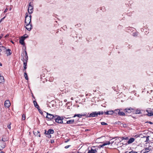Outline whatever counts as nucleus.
I'll return each mask as SVG.
<instances>
[{
  "label": "nucleus",
  "instance_id": "nucleus-1",
  "mask_svg": "<svg viewBox=\"0 0 153 153\" xmlns=\"http://www.w3.org/2000/svg\"><path fill=\"white\" fill-rule=\"evenodd\" d=\"M25 58H24V57H23V58L22 59V60L23 62L24 68L25 69H26L27 68V62L28 60V56L26 51H25Z\"/></svg>",
  "mask_w": 153,
  "mask_h": 153
},
{
  "label": "nucleus",
  "instance_id": "nucleus-2",
  "mask_svg": "<svg viewBox=\"0 0 153 153\" xmlns=\"http://www.w3.org/2000/svg\"><path fill=\"white\" fill-rule=\"evenodd\" d=\"M25 24H30L31 22V15L30 14L28 15L27 13H25Z\"/></svg>",
  "mask_w": 153,
  "mask_h": 153
},
{
  "label": "nucleus",
  "instance_id": "nucleus-3",
  "mask_svg": "<svg viewBox=\"0 0 153 153\" xmlns=\"http://www.w3.org/2000/svg\"><path fill=\"white\" fill-rule=\"evenodd\" d=\"M47 116L46 118L48 120H51L54 119V118L56 117V115H53L52 114L47 113Z\"/></svg>",
  "mask_w": 153,
  "mask_h": 153
},
{
  "label": "nucleus",
  "instance_id": "nucleus-4",
  "mask_svg": "<svg viewBox=\"0 0 153 153\" xmlns=\"http://www.w3.org/2000/svg\"><path fill=\"white\" fill-rule=\"evenodd\" d=\"M33 11V7L32 6V3L30 2L28 8V11L29 14L32 13Z\"/></svg>",
  "mask_w": 153,
  "mask_h": 153
},
{
  "label": "nucleus",
  "instance_id": "nucleus-5",
  "mask_svg": "<svg viewBox=\"0 0 153 153\" xmlns=\"http://www.w3.org/2000/svg\"><path fill=\"white\" fill-rule=\"evenodd\" d=\"M55 122L59 123H63V118H61L60 117L56 115V117L54 118Z\"/></svg>",
  "mask_w": 153,
  "mask_h": 153
},
{
  "label": "nucleus",
  "instance_id": "nucleus-6",
  "mask_svg": "<svg viewBox=\"0 0 153 153\" xmlns=\"http://www.w3.org/2000/svg\"><path fill=\"white\" fill-rule=\"evenodd\" d=\"M134 110V108L131 107H129L126 108L124 111L126 113H130L132 112H133Z\"/></svg>",
  "mask_w": 153,
  "mask_h": 153
},
{
  "label": "nucleus",
  "instance_id": "nucleus-7",
  "mask_svg": "<svg viewBox=\"0 0 153 153\" xmlns=\"http://www.w3.org/2000/svg\"><path fill=\"white\" fill-rule=\"evenodd\" d=\"M97 112L94 111L92 113H91L89 116L88 115L87 117H97Z\"/></svg>",
  "mask_w": 153,
  "mask_h": 153
},
{
  "label": "nucleus",
  "instance_id": "nucleus-8",
  "mask_svg": "<svg viewBox=\"0 0 153 153\" xmlns=\"http://www.w3.org/2000/svg\"><path fill=\"white\" fill-rule=\"evenodd\" d=\"M5 146V143L4 142L0 140V150L3 149Z\"/></svg>",
  "mask_w": 153,
  "mask_h": 153
},
{
  "label": "nucleus",
  "instance_id": "nucleus-9",
  "mask_svg": "<svg viewBox=\"0 0 153 153\" xmlns=\"http://www.w3.org/2000/svg\"><path fill=\"white\" fill-rule=\"evenodd\" d=\"M11 103L9 100H7L4 102V106L6 107L9 108L10 107Z\"/></svg>",
  "mask_w": 153,
  "mask_h": 153
},
{
  "label": "nucleus",
  "instance_id": "nucleus-10",
  "mask_svg": "<svg viewBox=\"0 0 153 153\" xmlns=\"http://www.w3.org/2000/svg\"><path fill=\"white\" fill-rule=\"evenodd\" d=\"M25 27L28 30H30L32 29V25L30 24H25Z\"/></svg>",
  "mask_w": 153,
  "mask_h": 153
},
{
  "label": "nucleus",
  "instance_id": "nucleus-11",
  "mask_svg": "<svg viewBox=\"0 0 153 153\" xmlns=\"http://www.w3.org/2000/svg\"><path fill=\"white\" fill-rule=\"evenodd\" d=\"M104 113L105 115H112L114 114V112L113 111H105Z\"/></svg>",
  "mask_w": 153,
  "mask_h": 153
},
{
  "label": "nucleus",
  "instance_id": "nucleus-12",
  "mask_svg": "<svg viewBox=\"0 0 153 153\" xmlns=\"http://www.w3.org/2000/svg\"><path fill=\"white\" fill-rule=\"evenodd\" d=\"M25 40V38L23 36H22L19 40V43L22 45H25V43L24 41Z\"/></svg>",
  "mask_w": 153,
  "mask_h": 153
},
{
  "label": "nucleus",
  "instance_id": "nucleus-13",
  "mask_svg": "<svg viewBox=\"0 0 153 153\" xmlns=\"http://www.w3.org/2000/svg\"><path fill=\"white\" fill-rule=\"evenodd\" d=\"M2 140V141L4 142L8 140V137L6 135H3L2 136V140Z\"/></svg>",
  "mask_w": 153,
  "mask_h": 153
},
{
  "label": "nucleus",
  "instance_id": "nucleus-14",
  "mask_svg": "<svg viewBox=\"0 0 153 153\" xmlns=\"http://www.w3.org/2000/svg\"><path fill=\"white\" fill-rule=\"evenodd\" d=\"M135 139L134 138H131L127 142L128 144H131L134 141Z\"/></svg>",
  "mask_w": 153,
  "mask_h": 153
},
{
  "label": "nucleus",
  "instance_id": "nucleus-15",
  "mask_svg": "<svg viewBox=\"0 0 153 153\" xmlns=\"http://www.w3.org/2000/svg\"><path fill=\"white\" fill-rule=\"evenodd\" d=\"M146 111L147 112V115L149 116H152V110H151L150 109H149L146 110Z\"/></svg>",
  "mask_w": 153,
  "mask_h": 153
},
{
  "label": "nucleus",
  "instance_id": "nucleus-16",
  "mask_svg": "<svg viewBox=\"0 0 153 153\" xmlns=\"http://www.w3.org/2000/svg\"><path fill=\"white\" fill-rule=\"evenodd\" d=\"M6 53L7 56L10 55L12 54V52L10 49H6Z\"/></svg>",
  "mask_w": 153,
  "mask_h": 153
},
{
  "label": "nucleus",
  "instance_id": "nucleus-17",
  "mask_svg": "<svg viewBox=\"0 0 153 153\" xmlns=\"http://www.w3.org/2000/svg\"><path fill=\"white\" fill-rule=\"evenodd\" d=\"M150 150V149L149 148V147L146 148L143 150V153H146L149 152Z\"/></svg>",
  "mask_w": 153,
  "mask_h": 153
},
{
  "label": "nucleus",
  "instance_id": "nucleus-18",
  "mask_svg": "<svg viewBox=\"0 0 153 153\" xmlns=\"http://www.w3.org/2000/svg\"><path fill=\"white\" fill-rule=\"evenodd\" d=\"M86 115V114H75L73 117H75L76 116L78 117L79 118L82 117V116H85Z\"/></svg>",
  "mask_w": 153,
  "mask_h": 153
},
{
  "label": "nucleus",
  "instance_id": "nucleus-19",
  "mask_svg": "<svg viewBox=\"0 0 153 153\" xmlns=\"http://www.w3.org/2000/svg\"><path fill=\"white\" fill-rule=\"evenodd\" d=\"M33 103L34 105L35 106V107L36 108L38 109L39 108V106L38 104H37L36 101L35 100H34L33 101Z\"/></svg>",
  "mask_w": 153,
  "mask_h": 153
},
{
  "label": "nucleus",
  "instance_id": "nucleus-20",
  "mask_svg": "<svg viewBox=\"0 0 153 153\" xmlns=\"http://www.w3.org/2000/svg\"><path fill=\"white\" fill-rule=\"evenodd\" d=\"M4 82V77L2 76H1V74H0V83H2Z\"/></svg>",
  "mask_w": 153,
  "mask_h": 153
},
{
  "label": "nucleus",
  "instance_id": "nucleus-21",
  "mask_svg": "<svg viewBox=\"0 0 153 153\" xmlns=\"http://www.w3.org/2000/svg\"><path fill=\"white\" fill-rule=\"evenodd\" d=\"M133 113L136 114H141V112L140 110H137L136 111H134V110L133 111Z\"/></svg>",
  "mask_w": 153,
  "mask_h": 153
},
{
  "label": "nucleus",
  "instance_id": "nucleus-22",
  "mask_svg": "<svg viewBox=\"0 0 153 153\" xmlns=\"http://www.w3.org/2000/svg\"><path fill=\"white\" fill-rule=\"evenodd\" d=\"M96 152L95 149H91V150H89L88 152V153H95Z\"/></svg>",
  "mask_w": 153,
  "mask_h": 153
},
{
  "label": "nucleus",
  "instance_id": "nucleus-23",
  "mask_svg": "<svg viewBox=\"0 0 153 153\" xmlns=\"http://www.w3.org/2000/svg\"><path fill=\"white\" fill-rule=\"evenodd\" d=\"M120 110L119 109H116L114 111V114H118L119 115Z\"/></svg>",
  "mask_w": 153,
  "mask_h": 153
},
{
  "label": "nucleus",
  "instance_id": "nucleus-24",
  "mask_svg": "<svg viewBox=\"0 0 153 153\" xmlns=\"http://www.w3.org/2000/svg\"><path fill=\"white\" fill-rule=\"evenodd\" d=\"M54 133L53 130L52 129H49L48 130V133L49 134H53Z\"/></svg>",
  "mask_w": 153,
  "mask_h": 153
},
{
  "label": "nucleus",
  "instance_id": "nucleus-25",
  "mask_svg": "<svg viewBox=\"0 0 153 153\" xmlns=\"http://www.w3.org/2000/svg\"><path fill=\"white\" fill-rule=\"evenodd\" d=\"M74 120H68L67 121L66 123L68 124H71L74 123Z\"/></svg>",
  "mask_w": 153,
  "mask_h": 153
},
{
  "label": "nucleus",
  "instance_id": "nucleus-26",
  "mask_svg": "<svg viewBox=\"0 0 153 153\" xmlns=\"http://www.w3.org/2000/svg\"><path fill=\"white\" fill-rule=\"evenodd\" d=\"M120 138H121V139L122 140H127L128 139V137H125V136L120 137Z\"/></svg>",
  "mask_w": 153,
  "mask_h": 153
},
{
  "label": "nucleus",
  "instance_id": "nucleus-27",
  "mask_svg": "<svg viewBox=\"0 0 153 153\" xmlns=\"http://www.w3.org/2000/svg\"><path fill=\"white\" fill-rule=\"evenodd\" d=\"M111 143L109 141V142H107L106 143H104L102 145V146H105L107 145H109Z\"/></svg>",
  "mask_w": 153,
  "mask_h": 153
},
{
  "label": "nucleus",
  "instance_id": "nucleus-28",
  "mask_svg": "<svg viewBox=\"0 0 153 153\" xmlns=\"http://www.w3.org/2000/svg\"><path fill=\"white\" fill-rule=\"evenodd\" d=\"M119 115L121 116H125L126 115V114L123 112L122 111V112H120Z\"/></svg>",
  "mask_w": 153,
  "mask_h": 153
},
{
  "label": "nucleus",
  "instance_id": "nucleus-29",
  "mask_svg": "<svg viewBox=\"0 0 153 153\" xmlns=\"http://www.w3.org/2000/svg\"><path fill=\"white\" fill-rule=\"evenodd\" d=\"M24 76L26 80L28 79V76L27 73H25L24 74Z\"/></svg>",
  "mask_w": 153,
  "mask_h": 153
},
{
  "label": "nucleus",
  "instance_id": "nucleus-30",
  "mask_svg": "<svg viewBox=\"0 0 153 153\" xmlns=\"http://www.w3.org/2000/svg\"><path fill=\"white\" fill-rule=\"evenodd\" d=\"M104 113V112L103 111H100L97 112V115H100L101 114H103Z\"/></svg>",
  "mask_w": 153,
  "mask_h": 153
},
{
  "label": "nucleus",
  "instance_id": "nucleus-31",
  "mask_svg": "<svg viewBox=\"0 0 153 153\" xmlns=\"http://www.w3.org/2000/svg\"><path fill=\"white\" fill-rule=\"evenodd\" d=\"M11 123H9L7 125V128L9 129L10 130L11 129Z\"/></svg>",
  "mask_w": 153,
  "mask_h": 153
},
{
  "label": "nucleus",
  "instance_id": "nucleus-32",
  "mask_svg": "<svg viewBox=\"0 0 153 153\" xmlns=\"http://www.w3.org/2000/svg\"><path fill=\"white\" fill-rule=\"evenodd\" d=\"M25 114H23L22 116V120H25Z\"/></svg>",
  "mask_w": 153,
  "mask_h": 153
},
{
  "label": "nucleus",
  "instance_id": "nucleus-33",
  "mask_svg": "<svg viewBox=\"0 0 153 153\" xmlns=\"http://www.w3.org/2000/svg\"><path fill=\"white\" fill-rule=\"evenodd\" d=\"M101 124L102 125H107V124L106 123L104 122H102L101 123Z\"/></svg>",
  "mask_w": 153,
  "mask_h": 153
},
{
  "label": "nucleus",
  "instance_id": "nucleus-34",
  "mask_svg": "<svg viewBox=\"0 0 153 153\" xmlns=\"http://www.w3.org/2000/svg\"><path fill=\"white\" fill-rule=\"evenodd\" d=\"M149 136L146 137V141L148 142L149 140Z\"/></svg>",
  "mask_w": 153,
  "mask_h": 153
},
{
  "label": "nucleus",
  "instance_id": "nucleus-35",
  "mask_svg": "<svg viewBox=\"0 0 153 153\" xmlns=\"http://www.w3.org/2000/svg\"><path fill=\"white\" fill-rule=\"evenodd\" d=\"M45 134H47V135H48V134H49V133H48V131H46V130H45Z\"/></svg>",
  "mask_w": 153,
  "mask_h": 153
},
{
  "label": "nucleus",
  "instance_id": "nucleus-36",
  "mask_svg": "<svg viewBox=\"0 0 153 153\" xmlns=\"http://www.w3.org/2000/svg\"><path fill=\"white\" fill-rule=\"evenodd\" d=\"M129 153H137V152L131 151L129 152Z\"/></svg>",
  "mask_w": 153,
  "mask_h": 153
},
{
  "label": "nucleus",
  "instance_id": "nucleus-37",
  "mask_svg": "<svg viewBox=\"0 0 153 153\" xmlns=\"http://www.w3.org/2000/svg\"><path fill=\"white\" fill-rule=\"evenodd\" d=\"M71 146V145H68L65 146V149H68Z\"/></svg>",
  "mask_w": 153,
  "mask_h": 153
},
{
  "label": "nucleus",
  "instance_id": "nucleus-38",
  "mask_svg": "<svg viewBox=\"0 0 153 153\" xmlns=\"http://www.w3.org/2000/svg\"><path fill=\"white\" fill-rule=\"evenodd\" d=\"M48 136H47V137H48L49 138H50L51 137V135H50V134H48Z\"/></svg>",
  "mask_w": 153,
  "mask_h": 153
},
{
  "label": "nucleus",
  "instance_id": "nucleus-39",
  "mask_svg": "<svg viewBox=\"0 0 153 153\" xmlns=\"http://www.w3.org/2000/svg\"><path fill=\"white\" fill-rule=\"evenodd\" d=\"M54 140H51V143H53L54 142Z\"/></svg>",
  "mask_w": 153,
  "mask_h": 153
},
{
  "label": "nucleus",
  "instance_id": "nucleus-40",
  "mask_svg": "<svg viewBox=\"0 0 153 153\" xmlns=\"http://www.w3.org/2000/svg\"><path fill=\"white\" fill-rule=\"evenodd\" d=\"M9 34H7L5 36H4V37L5 38L8 37L9 36Z\"/></svg>",
  "mask_w": 153,
  "mask_h": 153
},
{
  "label": "nucleus",
  "instance_id": "nucleus-41",
  "mask_svg": "<svg viewBox=\"0 0 153 153\" xmlns=\"http://www.w3.org/2000/svg\"><path fill=\"white\" fill-rule=\"evenodd\" d=\"M7 10H8V9L7 8H6L5 9V10L4 11V13H6V12H7Z\"/></svg>",
  "mask_w": 153,
  "mask_h": 153
},
{
  "label": "nucleus",
  "instance_id": "nucleus-42",
  "mask_svg": "<svg viewBox=\"0 0 153 153\" xmlns=\"http://www.w3.org/2000/svg\"><path fill=\"white\" fill-rule=\"evenodd\" d=\"M26 69H25L24 68L23 70V72L24 73H26Z\"/></svg>",
  "mask_w": 153,
  "mask_h": 153
},
{
  "label": "nucleus",
  "instance_id": "nucleus-43",
  "mask_svg": "<svg viewBox=\"0 0 153 153\" xmlns=\"http://www.w3.org/2000/svg\"><path fill=\"white\" fill-rule=\"evenodd\" d=\"M3 34H1V36H0V39H1L2 38V37L3 36Z\"/></svg>",
  "mask_w": 153,
  "mask_h": 153
},
{
  "label": "nucleus",
  "instance_id": "nucleus-44",
  "mask_svg": "<svg viewBox=\"0 0 153 153\" xmlns=\"http://www.w3.org/2000/svg\"><path fill=\"white\" fill-rule=\"evenodd\" d=\"M5 17V16H4V17L3 18H2L1 19V22Z\"/></svg>",
  "mask_w": 153,
  "mask_h": 153
},
{
  "label": "nucleus",
  "instance_id": "nucleus-45",
  "mask_svg": "<svg viewBox=\"0 0 153 153\" xmlns=\"http://www.w3.org/2000/svg\"><path fill=\"white\" fill-rule=\"evenodd\" d=\"M69 140H67L65 141V143H66L68 142V141Z\"/></svg>",
  "mask_w": 153,
  "mask_h": 153
},
{
  "label": "nucleus",
  "instance_id": "nucleus-46",
  "mask_svg": "<svg viewBox=\"0 0 153 153\" xmlns=\"http://www.w3.org/2000/svg\"><path fill=\"white\" fill-rule=\"evenodd\" d=\"M23 37L25 38H25H27V36H23Z\"/></svg>",
  "mask_w": 153,
  "mask_h": 153
},
{
  "label": "nucleus",
  "instance_id": "nucleus-47",
  "mask_svg": "<svg viewBox=\"0 0 153 153\" xmlns=\"http://www.w3.org/2000/svg\"><path fill=\"white\" fill-rule=\"evenodd\" d=\"M151 110L152 111V115H153V109H152V110Z\"/></svg>",
  "mask_w": 153,
  "mask_h": 153
},
{
  "label": "nucleus",
  "instance_id": "nucleus-48",
  "mask_svg": "<svg viewBox=\"0 0 153 153\" xmlns=\"http://www.w3.org/2000/svg\"><path fill=\"white\" fill-rule=\"evenodd\" d=\"M149 123L150 124H153L152 123V122H149Z\"/></svg>",
  "mask_w": 153,
  "mask_h": 153
},
{
  "label": "nucleus",
  "instance_id": "nucleus-49",
  "mask_svg": "<svg viewBox=\"0 0 153 153\" xmlns=\"http://www.w3.org/2000/svg\"><path fill=\"white\" fill-rule=\"evenodd\" d=\"M2 66V64L0 62V66Z\"/></svg>",
  "mask_w": 153,
  "mask_h": 153
},
{
  "label": "nucleus",
  "instance_id": "nucleus-50",
  "mask_svg": "<svg viewBox=\"0 0 153 153\" xmlns=\"http://www.w3.org/2000/svg\"><path fill=\"white\" fill-rule=\"evenodd\" d=\"M135 137H138V135H136L135 136Z\"/></svg>",
  "mask_w": 153,
  "mask_h": 153
},
{
  "label": "nucleus",
  "instance_id": "nucleus-51",
  "mask_svg": "<svg viewBox=\"0 0 153 153\" xmlns=\"http://www.w3.org/2000/svg\"><path fill=\"white\" fill-rule=\"evenodd\" d=\"M71 100H74V99L73 98V97H72L71 98Z\"/></svg>",
  "mask_w": 153,
  "mask_h": 153
},
{
  "label": "nucleus",
  "instance_id": "nucleus-52",
  "mask_svg": "<svg viewBox=\"0 0 153 153\" xmlns=\"http://www.w3.org/2000/svg\"><path fill=\"white\" fill-rule=\"evenodd\" d=\"M0 153H5L4 152H3L2 151V152H0Z\"/></svg>",
  "mask_w": 153,
  "mask_h": 153
},
{
  "label": "nucleus",
  "instance_id": "nucleus-53",
  "mask_svg": "<svg viewBox=\"0 0 153 153\" xmlns=\"http://www.w3.org/2000/svg\"><path fill=\"white\" fill-rule=\"evenodd\" d=\"M33 98H35V97H34V96L33 95Z\"/></svg>",
  "mask_w": 153,
  "mask_h": 153
},
{
  "label": "nucleus",
  "instance_id": "nucleus-54",
  "mask_svg": "<svg viewBox=\"0 0 153 153\" xmlns=\"http://www.w3.org/2000/svg\"><path fill=\"white\" fill-rule=\"evenodd\" d=\"M113 142H112H112H111V144H112Z\"/></svg>",
  "mask_w": 153,
  "mask_h": 153
},
{
  "label": "nucleus",
  "instance_id": "nucleus-55",
  "mask_svg": "<svg viewBox=\"0 0 153 153\" xmlns=\"http://www.w3.org/2000/svg\"><path fill=\"white\" fill-rule=\"evenodd\" d=\"M64 101H65V102H66L67 101H66V100H64Z\"/></svg>",
  "mask_w": 153,
  "mask_h": 153
},
{
  "label": "nucleus",
  "instance_id": "nucleus-56",
  "mask_svg": "<svg viewBox=\"0 0 153 153\" xmlns=\"http://www.w3.org/2000/svg\"><path fill=\"white\" fill-rule=\"evenodd\" d=\"M12 43L14 44V42H13L12 41Z\"/></svg>",
  "mask_w": 153,
  "mask_h": 153
},
{
  "label": "nucleus",
  "instance_id": "nucleus-57",
  "mask_svg": "<svg viewBox=\"0 0 153 153\" xmlns=\"http://www.w3.org/2000/svg\"><path fill=\"white\" fill-rule=\"evenodd\" d=\"M39 137H40V135H39Z\"/></svg>",
  "mask_w": 153,
  "mask_h": 153
}]
</instances>
